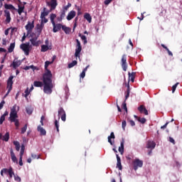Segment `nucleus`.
Here are the masks:
<instances>
[{"instance_id":"c03bdc74","label":"nucleus","mask_w":182,"mask_h":182,"mask_svg":"<svg viewBox=\"0 0 182 182\" xmlns=\"http://www.w3.org/2000/svg\"><path fill=\"white\" fill-rule=\"evenodd\" d=\"M11 123H15L16 129H19V119H14V121H11Z\"/></svg>"},{"instance_id":"5701e85b","label":"nucleus","mask_w":182,"mask_h":182,"mask_svg":"<svg viewBox=\"0 0 182 182\" xmlns=\"http://www.w3.org/2000/svg\"><path fill=\"white\" fill-rule=\"evenodd\" d=\"M116 136H114V132H111L110 136H108V143L111 144V146H113L114 144V141H112V139H114Z\"/></svg>"},{"instance_id":"3c124183","label":"nucleus","mask_w":182,"mask_h":182,"mask_svg":"<svg viewBox=\"0 0 182 182\" xmlns=\"http://www.w3.org/2000/svg\"><path fill=\"white\" fill-rule=\"evenodd\" d=\"M28 129V124H25L24 127L21 128V134H24V133L26 132V129Z\"/></svg>"},{"instance_id":"473e14b6","label":"nucleus","mask_w":182,"mask_h":182,"mask_svg":"<svg viewBox=\"0 0 182 182\" xmlns=\"http://www.w3.org/2000/svg\"><path fill=\"white\" fill-rule=\"evenodd\" d=\"M56 18V14H51L50 16V19L52 25H55V18Z\"/></svg>"},{"instance_id":"a211bd4d","label":"nucleus","mask_w":182,"mask_h":182,"mask_svg":"<svg viewBox=\"0 0 182 182\" xmlns=\"http://www.w3.org/2000/svg\"><path fill=\"white\" fill-rule=\"evenodd\" d=\"M118 150L121 154H123V153H124V138L122 139L121 145L119 147Z\"/></svg>"},{"instance_id":"cd10ccee","label":"nucleus","mask_w":182,"mask_h":182,"mask_svg":"<svg viewBox=\"0 0 182 182\" xmlns=\"http://www.w3.org/2000/svg\"><path fill=\"white\" fill-rule=\"evenodd\" d=\"M84 18H85V19H86V21H87V22H89V23H90L92 22V16H90V14L86 13L84 15Z\"/></svg>"},{"instance_id":"b1692460","label":"nucleus","mask_w":182,"mask_h":182,"mask_svg":"<svg viewBox=\"0 0 182 182\" xmlns=\"http://www.w3.org/2000/svg\"><path fill=\"white\" fill-rule=\"evenodd\" d=\"M10 154L11 157V160L14 163H18V159L16 158V156H15V153H14V150H10Z\"/></svg>"},{"instance_id":"09e8293b","label":"nucleus","mask_w":182,"mask_h":182,"mask_svg":"<svg viewBox=\"0 0 182 182\" xmlns=\"http://www.w3.org/2000/svg\"><path fill=\"white\" fill-rule=\"evenodd\" d=\"M54 124L58 133H59V122L58 121V119L55 120Z\"/></svg>"},{"instance_id":"4468645a","label":"nucleus","mask_w":182,"mask_h":182,"mask_svg":"<svg viewBox=\"0 0 182 182\" xmlns=\"http://www.w3.org/2000/svg\"><path fill=\"white\" fill-rule=\"evenodd\" d=\"M44 26H45V24H43V23H41V24H37L36 26V31L38 33L37 35L40 36L41 33H42V31Z\"/></svg>"},{"instance_id":"c85d7f7f","label":"nucleus","mask_w":182,"mask_h":182,"mask_svg":"<svg viewBox=\"0 0 182 182\" xmlns=\"http://www.w3.org/2000/svg\"><path fill=\"white\" fill-rule=\"evenodd\" d=\"M88 68H89V65H87L86 68H84L82 72L80 73V76L82 79L85 78V76H86V72Z\"/></svg>"},{"instance_id":"58836bf2","label":"nucleus","mask_w":182,"mask_h":182,"mask_svg":"<svg viewBox=\"0 0 182 182\" xmlns=\"http://www.w3.org/2000/svg\"><path fill=\"white\" fill-rule=\"evenodd\" d=\"M23 9H25V6L18 5V15H21L23 13Z\"/></svg>"},{"instance_id":"864d4df0","label":"nucleus","mask_w":182,"mask_h":182,"mask_svg":"<svg viewBox=\"0 0 182 182\" xmlns=\"http://www.w3.org/2000/svg\"><path fill=\"white\" fill-rule=\"evenodd\" d=\"M126 126H127V123L126 122V120H123L122 123V127L124 132L126 130Z\"/></svg>"},{"instance_id":"f8f14e48","label":"nucleus","mask_w":182,"mask_h":182,"mask_svg":"<svg viewBox=\"0 0 182 182\" xmlns=\"http://www.w3.org/2000/svg\"><path fill=\"white\" fill-rule=\"evenodd\" d=\"M138 110L140 113H143L144 114H145V116H149V111L147 110V109H146V107L144 105H140L138 107Z\"/></svg>"},{"instance_id":"6ab92c4d","label":"nucleus","mask_w":182,"mask_h":182,"mask_svg":"<svg viewBox=\"0 0 182 182\" xmlns=\"http://www.w3.org/2000/svg\"><path fill=\"white\" fill-rule=\"evenodd\" d=\"M17 119H18V113L10 112V117L9 118V120H10V122H15V120H16Z\"/></svg>"},{"instance_id":"0eeeda50","label":"nucleus","mask_w":182,"mask_h":182,"mask_svg":"<svg viewBox=\"0 0 182 182\" xmlns=\"http://www.w3.org/2000/svg\"><path fill=\"white\" fill-rule=\"evenodd\" d=\"M121 63H122V68L124 72H126L127 70V55H126V54H124L122 55Z\"/></svg>"},{"instance_id":"603ef678","label":"nucleus","mask_w":182,"mask_h":182,"mask_svg":"<svg viewBox=\"0 0 182 182\" xmlns=\"http://www.w3.org/2000/svg\"><path fill=\"white\" fill-rule=\"evenodd\" d=\"M26 110L27 114H31L33 112V110H32V108L31 107H26Z\"/></svg>"},{"instance_id":"9b49d317","label":"nucleus","mask_w":182,"mask_h":182,"mask_svg":"<svg viewBox=\"0 0 182 182\" xmlns=\"http://www.w3.org/2000/svg\"><path fill=\"white\" fill-rule=\"evenodd\" d=\"M47 5L50 6V11H54L56 9V6H58V1L50 0V2H47Z\"/></svg>"},{"instance_id":"e433bc0d","label":"nucleus","mask_w":182,"mask_h":182,"mask_svg":"<svg viewBox=\"0 0 182 182\" xmlns=\"http://www.w3.org/2000/svg\"><path fill=\"white\" fill-rule=\"evenodd\" d=\"M16 107L17 110H19V107H18L16 105H14L12 109H11L10 113H18V111H16Z\"/></svg>"},{"instance_id":"2f4dec72","label":"nucleus","mask_w":182,"mask_h":182,"mask_svg":"<svg viewBox=\"0 0 182 182\" xmlns=\"http://www.w3.org/2000/svg\"><path fill=\"white\" fill-rule=\"evenodd\" d=\"M13 143H14V146H16V150L17 151H19V150L21 149V144H19V141H14Z\"/></svg>"},{"instance_id":"8fccbe9b","label":"nucleus","mask_w":182,"mask_h":182,"mask_svg":"<svg viewBox=\"0 0 182 182\" xmlns=\"http://www.w3.org/2000/svg\"><path fill=\"white\" fill-rule=\"evenodd\" d=\"M30 93H31V91H29V87H27L26 90H25L24 97H26V99L28 96H29Z\"/></svg>"},{"instance_id":"ddd939ff","label":"nucleus","mask_w":182,"mask_h":182,"mask_svg":"<svg viewBox=\"0 0 182 182\" xmlns=\"http://www.w3.org/2000/svg\"><path fill=\"white\" fill-rule=\"evenodd\" d=\"M53 31L54 32V33H56V32H59V31H60V29H62V24L60 23H54V24H53Z\"/></svg>"},{"instance_id":"423d86ee","label":"nucleus","mask_w":182,"mask_h":182,"mask_svg":"<svg viewBox=\"0 0 182 182\" xmlns=\"http://www.w3.org/2000/svg\"><path fill=\"white\" fill-rule=\"evenodd\" d=\"M76 49L75 53V58H79L80 56V52H82V46L80 45V41L78 39H76Z\"/></svg>"},{"instance_id":"a19ab883","label":"nucleus","mask_w":182,"mask_h":182,"mask_svg":"<svg viewBox=\"0 0 182 182\" xmlns=\"http://www.w3.org/2000/svg\"><path fill=\"white\" fill-rule=\"evenodd\" d=\"M47 50H49V46L48 45L41 46V52H47Z\"/></svg>"},{"instance_id":"dca6fc26","label":"nucleus","mask_w":182,"mask_h":182,"mask_svg":"<svg viewBox=\"0 0 182 182\" xmlns=\"http://www.w3.org/2000/svg\"><path fill=\"white\" fill-rule=\"evenodd\" d=\"M4 16L6 17V22L9 23L11 22V12L8 10L4 11Z\"/></svg>"},{"instance_id":"39448f33","label":"nucleus","mask_w":182,"mask_h":182,"mask_svg":"<svg viewBox=\"0 0 182 182\" xmlns=\"http://www.w3.org/2000/svg\"><path fill=\"white\" fill-rule=\"evenodd\" d=\"M132 164H133L134 170L135 171H137V169L139 168V167H143V161L139 159H134Z\"/></svg>"},{"instance_id":"72a5a7b5","label":"nucleus","mask_w":182,"mask_h":182,"mask_svg":"<svg viewBox=\"0 0 182 182\" xmlns=\"http://www.w3.org/2000/svg\"><path fill=\"white\" fill-rule=\"evenodd\" d=\"M161 46L162 48H164V49H166V50L168 52V55H169V56H173V53H171V51H170V50L168 49V48H167V46H166V45L161 44Z\"/></svg>"},{"instance_id":"4c0bfd02","label":"nucleus","mask_w":182,"mask_h":182,"mask_svg":"<svg viewBox=\"0 0 182 182\" xmlns=\"http://www.w3.org/2000/svg\"><path fill=\"white\" fill-rule=\"evenodd\" d=\"M78 36H80V38H81L82 41H83L84 45H86V43H87V38H86L85 36H82V33H79Z\"/></svg>"},{"instance_id":"37998d69","label":"nucleus","mask_w":182,"mask_h":182,"mask_svg":"<svg viewBox=\"0 0 182 182\" xmlns=\"http://www.w3.org/2000/svg\"><path fill=\"white\" fill-rule=\"evenodd\" d=\"M129 75V79H131V81L132 82V83L134 82V75H136V73H132V74L130 73H128Z\"/></svg>"},{"instance_id":"f03ea898","label":"nucleus","mask_w":182,"mask_h":182,"mask_svg":"<svg viewBox=\"0 0 182 182\" xmlns=\"http://www.w3.org/2000/svg\"><path fill=\"white\" fill-rule=\"evenodd\" d=\"M30 36L31 38L30 39V42H31V45H33V46H39V41H38V38H39V35L35 33H31Z\"/></svg>"},{"instance_id":"bf43d9fd","label":"nucleus","mask_w":182,"mask_h":182,"mask_svg":"<svg viewBox=\"0 0 182 182\" xmlns=\"http://www.w3.org/2000/svg\"><path fill=\"white\" fill-rule=\"evenodd\" d=\"M14 180L16 181H18V182L21 181V177H19L18 176H15V175H14Z\"/></svg>"},{"instance_id":"9d476101","label":"nucleus","mask_w":182,"mask_h":182,"mask_svg":"<svg viewBox=\"0 0 182 182\" xmlns=\"http://www.w3.org/2000/svg\"><path fill=\"white\" fill-rule=\"evenodd\" d=\"M58 116H60L63 122H66V112L63 108L60 107L58 109Z\"/></svg>"},{"instance_id":"f704fd0d","label":"nucleus","mask_w":182,"mask_h":182,"mask_svg":"<svg viewBox=\"0 0 182 182\" xmlns=\"http://www.w3.org/2000/svg\"><path fill=\"white\" fill-rule=\"evenodd\" d=\"M63 31H64L65 33L69 34L70 33V28L66 27L65 26H62Z\"/></svg>"},{"instance_id":"bb28decb","label":"nucleus","mask_w":182,"mask_h":182,"mask_svg":"<svg viewBox=\"0 0 182 182\" xmlns=\"http://www.w3.org/2000/svg\"><path fill=\"white\" fill-rule=\"evenodd\" d=\"M130 97V85L128 84L127 85V91L125 92V102L129 99Z\"/></svg>"},{"instance_id":"5fc2aeb1","label":"nucleus","mask_w":182,"mask_h":182,"mask_svg":"<svg viewBox=\"0 0 182 182\" xmlns=\"http://www.w3.org/2000/svg\"><path fill=\"white\" fill-rule=\"evenodd\" d=\"M138 122H139L142 124H144V123H146V118L139 117V118H138Z\"/></svg>"},{"instance_id":"412c9836","label":"nucleus","mask_w":182,"mask_h":182,"mask_svg":"<svg viewBox=\"0 0 182 182\" xmlns=\"http://www.w3.org/2000/svg\"><path fill=\"white\" fill-rule=\"evenodd\" d=\"M156 147V142L153 141H148L146 143V149H154Z\"/></svg>"},{"instance_id":"de8ad7c7","label":"nucleus","mask_w":182,"mask_h":182,"mask_svg":"<svg viewBox=\"0 0 182 182\" xmlns=\"http://www.w3.org/2000/svg\"><path fill=\"white\" fill-rule=\"evenodd\" d=\"M70 6H72V4L68 3L67 6H65L63 7V11L66 12V11H68V9H69L70 8Z\"/></svg>"},{"instance_id":"052dcab7","label":"nucleus","mask_w":182,"mask_h":182,"mask_svg":"<svg viewBox=\"0 0 182 182\" xmlns=\"http://www.w3.org/2000/svg\"><path fill=\"white\" fill-rule=\"evenodd\" d=\"M170 143H172V144H176V141L174 140V139H173V137L169 136V140Z\"/></svg>"},{"instance_id":"1a4fd4ad","label":"nucleus","mask_w":182,"mask_h":182,"mask_svg":"<svg viewBox=\"0 0 182 182\" xmlns=\"http://www.w3.org/2000/svg\"><path fill=\"white\" fill-rule=\"evenodd\" d=\"M22 65V60H18V58H15L13 60V63L10 65V68H13V69H16L19 68Z\"/></svg>"},{"instance_id":"79ce46f5","label":"nucleus","mask_w":182,"mask_h":182,"mask_svg":"<svg viewBox=\"0 0 182 182\" xmlns=\"http://www.w3.org/2000/svg\"><path fill=\"white\" fill-rule=\"evenodd\" d=\"M8 173L10 178H12L13 176H15V173H14V170L12 169V167L9 168V171Z\"/></svg>"},{"instance_id":"a18cd8bd","label":"nucleus","mask_w":182,"mask_h":182,"mask_svg":"<svg viewBox=\"0 0 182 182\" xmlns=\"http://www.w3.org/2000/svg\"><path fill=\"white\" fill-rule=\"evenodd\" d=\"M25 153V145L21 146V151H20V157H23V154Z\"/></svg>"},{"instance_id":"aec40b11","label":"nucleus","mask_w":182,"mask_h":182,"mask_svg":"<svg viewBox=\"0 0 182 182\" xmlns=\"http://www.w3.org/2000/svg\"><path fill=\"white\" fill-rule=\"evenodd\" d=\"M117 157V167L119 168V170H122L123 167L122 166V160L120 159V156H119V154L116 155Z\"/></svg>"},{"instance_id":"393cba45","label":"nucleus","mask_w":182,"mask_h":182,"mask_svg":"<svg viewBox=\"0 0 182 182\" xmlns=\"http://www.w3.org/2000/svg\"><path fill=\"white\" fill-rule=\"evenodd\" d=\"M9 114V112L8 111H5L3 115L0 117V124H3L4 122H5V117Z\"/></svg>"},{"instance_id":"49530a36","label":"nucleus","mask_w":182,"mask_h":182,"mask_svg":"<svg viewBox=\"0 0 182 182\" xmlns=\"http://www.w3.org/2000/svg\"><path fill=\"white\" fill-rule=\"evenodd\" d=\"M4 7L6 9H15V7L12 4H5Z\"/></svg>"},{"instance_id":"69168bd1","label":"nucleus","mask_w":182,"mask_h":182,"mask_svg":"<svg viewBox=\"0 0 182 182\" xmlns=\"http://www.w3.org/2000/svg\"><path fill=\"white\" fill-rule=\"evenodd\" d=\"M112 1H113V0H105L104 1V4H105V5H109V4H110V2H112Z\"/></svg>"},{"instance_id":"ea45409f","label":"nucleus","mask_w":182,"mask_h":182,"mask_svg":"<svg viewBox=\"0 0 182 182\" xmlns=\"http://www.w3.org/2000/svg\"><path fill=\"white\" fill-rule=\"evenodd\" d=\"M43 11H44L41 12V18H45V16H48V15H49V11H46V8H44Z\"/></svg>"},{"instance_id":"6e6552de","label":"nucleus","mask_w":182,"mask_h":182,"mask_svg":"<svg viewBox=\"0 0 182 182\" xmlns=\"http://www.w3.org/2000/svg\"><path fill=\"white\" fill-rule=\"evenodd\" d=\"M34 23H35V21H32V23L31 21H28L27 25L25 26V28L27 31V35H29V33H31V32H32V31L35 28Z\"/></svg>"},{"instance_id":"a878e982","label":"nucleus","mask_w":182,"mask_h":182,"mask_svg":"<svg viewBox=\"0 0 182 182\" xmlns=\"http://www.w3.org/2000/svg\"><path fill=\"white\" fill-rule=\"evenodd\" d=\"M43 85H45V84L41 81H34L33 82V86H35V87H42V86H43ZM43 89H45V86L43 87Z\"/></svg>"},{"instance_id":"0e129e2a","label":"nucleus","mask_w":182,"mask_h":182,"mask_svg":"<svg viewBox=\"0 0 182 182\" xmlns=\"http://www.w3.org/2000/svg\"><path fill=\"white\" fill-rule=\"evenodd\" d=\"M4 105H5V101L4 100L1 102V103H0V110H1V109L4 107Z\"/></svg>"},{"instance_id":"20e7f679","label":"nucleus","mask_w":182,"mask_h":182,"mask_svg":"<svg viewBox=\"0 0 182 182\" xmlns=\"http://www.w3.org/2000/svg\"><path fill=\"white\" fill-rule=\"evenodd\" d=\"M20 48L23 50V52H24L26 56L29 55V52H31V45H29V43L21 44Z\"/></svg>"},{"instance_id":"13d9d810","label":"nucleus","mask_w":182,"mask_h":182,"mask_svg":"<svg viewBox=\"0 0 182 182\" xmlns=\"http://www.w3.org/2000/svg\"><path fill=\"white\" fill-rule=\"evenodd\" d=\"M41 18L42 19L41 23H47L48 19L46 18V17H41Z\"/></svg>"},{"instance_id":"4d7b16f0","label":"nucleus","mask_w":182,"mask_h":182,"mask_svg":"<svg viewBox=\"0 0 182 182\" xmlns=\"http://www.w3.org/2000/svg\"><path fill=\"white\" fill-rule=\"evenodd\" d=\"M177 86H178V82H176L174 85L172 86V93H174V92H176Z\"/></svg>"},{"instance_id":"7c9ffc66","label":"nucleus","mask_w":182,"mask_h":182,"mask_svg":"<svg viewBox=\"0 0 182 182\" xmlns=\"http://www.w3.org/2000/svg\"><path fill=\"white\" fill-rule=\"evenodd\" d=\"M65 16H66V11L63 10L60 17L58 18V21H59V22H61V21H63V18H65Z\"/></svg>"},{"instance_id":"6e6d98bb","label":"nucleus","mask_w":182,"mask_h":182,"mask_svg":"<svg viewBox=\"0 0 182 182\" xmlns=\"http://www.w3.org/2000/svg\"><path fill=\"white\" fill-rule=\"evenodd\" d=\"M122 109L127 112V104H126V101L122 103Z\"/></svg>"},{"instance_id":"c756f323","label":"nucleus","mask_w":182,"mask_h":182,"mask_svg":"<svg viewBox=\"0 0 182 182\" xmlns=\"http://www.w3.org/2000/svg\"><path fill=\"white\" fill-rule=\"evenodd\" d=\"M15 49V43H11L10 44V46L8 49V52L9 53H12V52H14V50Z\"/></svg>"},{"instance_id":"774afa93","label":"nucleus","mask_w":182,"mask_h":182,"mask_svg":"<svg viewBox=\"0 0 182 182\" xmlns=\"http://www.w3.org/2000/svg\"><path fill=\"white\" fill-rule=\"evenodd\" d=\"M2 171H3L4 173H5L6 174L7 173H9V169H8V168H3Z\"/></svg>"},{"instance_id":"7ed1b4c3","label":"nucleus","mask_w":182,"mask_h":182,"mask_svg":"<svg viewBox=\"0 0 182 182\" xmlns=\"http://www.w3.org/2000/svg\"><path fill=\"white\" fill-rule=\"evenodd\" d=\"M13 85H14V76L11 75L7 80L8 91H7L6 94L5 95L4 97H6V96H8V95H9V93H11V90H12Z\"/></svg>"},{"instance_id":"e2e57ef3","label":"nucleus","mask_w":182,"mask_h":182,"mask_svg":"<svg viewBox=\"0 0 182 182\" xmlns=\"http://www.w3.org/2000/svg\"><path fill=\"white\" fill-rule=\"evenodd\" d=\"M22 157L23 156H20L19 158V161H18L19 166H23V162H22Z\"/></svg>"},{"instance_id":"680f3d73","label":"nucleus","mask_w":182,"mask_h":182,"mask_svg":"<svg viewBox=\"0 0 182 182\" xmlns=\"http://www.w3.org/2000/svg\"><path fill=\"white\" fill-rule=\"evenodd\" d=\"M31 157H32V159H40V156H38V155H36V154H31Z\"/></svg>"},{"instance_id":"c9c22d12","label":"nucleus","mask_w":182,"mask_h":182,"mask_svg":"<svg viewBox=\"0 0 182 182\" xmlns=\"http://www.w3.org/2000/svg\"><path fill=\"white\" fill-rule=\"evenodd\" d=\"M77 65V61L73 60L72 63H69L68 65V69H72L74 66H76Z\"/></svg>"},{"instance_id":"f257e3e1","label":"nucleus","mask_w":182,"mask_h":182,"mask_svg":"<svg viewBox=\"0 0 182 182\" xmlns=\"http://www.w3.org/2000/svg\"><path fill=\"white\" fill-rule=\"evenodd\" d=\"M53 63V61H46L45 62V73L43 75V82L44 83V89L43 92L46 93V95H52V89H53V82H52V72L50 71L48 68L49 67V65H52Z\"/></svg>"},{"instance_id":"338daca9","label":"nucleus","mask_w":182,"mask_h":182,"mask_svg":"<svg viewBox=\"0 0 182 182\" xmlns=\"http://www.w3.org/2000/svg\"><path fill=\"white\" fill-rule=\"evenodd\" d=\"M129 124H131V126H136V123H134V121L133 120H129Z\"/></svg>"},{"instance_id":"4be33fe9","label":"nucleus","mask_w":182,"mask_h":182,"mask_svg":"<svg viewBox=\"0 0 182 182\" xmlns=\"http://www.w3.org/2000/svg\"><path fill=\"white\" fill-rule=\"evenodd\" d=\"M37 130L40 132L41 136H46V130L41 127V125L37 127Z\"/></svg>"},{"instance_id":"f3484780","label":"nucleus","mask_w":182,"mask_h":182,"mask_svg":"<svg viewBox=\"0 0 182 182\" xmlns=\"http://www.w3.org/2000/svg\"><path fill=\"white\" fill-rule=\"evenodd\" d=\"M0 140H3V141H9V132H6L4 136L0 133Z\"/></svg>"},{"instance_id":"2eb2a0df","label":"nucleus","mask_w":182,"mask_h":182,"mask_svg":"<svg viewBox=\"0 0 182 182\" xmlns=\"http://www.w3.org/2000/svg\"><path fill=\"white\" fill-rule=\"evenodd\" d=\"M75 16H76V11H71L68 13L67 16V20L72 21V19H73V18H75Z\"/></svg>"}]
</instances>
